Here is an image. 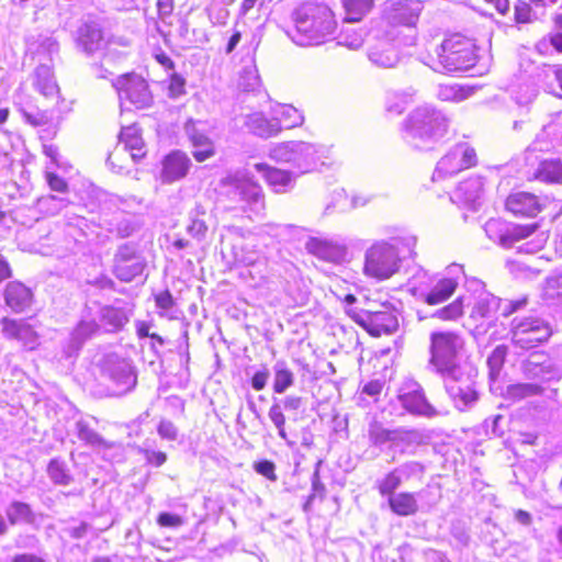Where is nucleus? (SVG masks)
I'll use <instances>...</instances> for the list:
<instances>
[{"label":"nucleus","mask_w":562,"mask_h":562,"mask_svg":"<svg viewBox=\"0 0 562 562\" xmlns=\"http://www.w3.org/2000/svg\"><path fill=\"white\" fill-rule=\"evenodd\" d=\"M305 248L318 259L333 263H341L347 257L346 246L328 238L311 237Z\"/></svg>","instance_id":"obj_20"},{"label":"nucleus","mask_w":562,"mask_h":562,"mask_svg":"<svg viewBox=\"0 0 562 562\" xmlns=\"http://www.w3.org/2000/svg\"><path fill=\"white\" fill-rule=\"evenodd\" d=\"M78 438L93 448L109 447L103 438L91 429L85 422L79 420L76 424Z\"/></svg>","instance_id":"obj_49"},{"label":"nucleus","mask_w":562,"mask_h":562,"mask_svg":"<svg viewBox=\"0 0 562 562\" xmlns=\"http://www.w3.org/2000/svg\"><path fill=\"white\" fill-rule=\"evenodd\" d=\"M99 323L93 318L83 317L72 330L66 349L68 357L76 355L82 345L100 331Z\"/></svg>","instance_id":"obj_27"},{"label":"nucleus","mask_w":562,"mask_h":562,"mask_svg":"<svg viewBox=\"0 0 562 562\" xmlns=\"http://www.w3.org/2000/svg\"><path fill=\"white\" fill-rule=\"evenodd\" d=\"M441 379L449 398L458 411H469L477 403L480 395L471 367Z\"/></svg>","instance_id":"obj_8"},{"label":"nucleus","mask_w":562,"mask_h":562,"mask_svg":"<svg viewBox=\"0 0 562 562\" xmlns=\"http://www.w3.org/2000/svg\"><path fill=\"white\" fill-rule=\"evenodd\" d=\"M496 308H498V299L488 293H482L474 303L471 317L475 319L490 317Z\"/></svg>","instance_id":"obj_46"},{"label":"nucleus","mask_w":562,"mask_h":562,"mask_svg":"<svg viewBox=\"0 0 562 562\" xmlns=\"http://www.w3.org/2000/svg\"><path fill=\"white\" fill-rule=\"evenodd\" d=\"M434 283L432 277L423 268H418L408 280V288L413 295L425 300L430 286Z\"/></svg>","instance_id":"obj_43"},{"label":"nucleus","mask_w":562,"mask_h":562,"mask_svg":"<svg viewBox=\"0 0 562 562\" xmlns=\"http://www.w3.org/2000/svg\"><path fill=\"white\" fill-rule=\"evenodd\" d=\"M475 59L474 44L463 36L453 35L436 48V57L431 56L426 64L435 71L452 72L470 69Z\"/></svg>","instance_id":"obj_6"},{"label":"nucleus","mask_w":562,"mask_h":562,"mask_svg":"<svg viewBox=\"0 0 562 562\" xmlns=\"http://www.w3.org/2000/svg\"><path fill=\"white\" fill-rule=\"evenodd\" d=\"M255 169L266 179L269 187L277 193L286 191L293 184L291 172L270 167L267 164H256Z\"/></svg>","instance_id":"obj_30"},{"label":"nucleus","mask_w":562,"mask_h":562,"mask_svg":"<svg viewBox=\"0 0 562 562\" xmlns=\"http://www.w3.org/2000/svg\"><path fill=\"white\" fill-rule=\"evenodd\" d=\"M415 236L405 234L374 241L364 252L363 274L375 281H385L396 274L406 256L416 247Z\"/></svg>","instance_id":"obj_1"},{"label":"nucleus","mask_w":562,"mask_h":562,"mask_svg":"<svg viewBox=\"0 0 562 562\" xmlns=\"http://www.w3.org/2000/svg\"><path fill=\"white\" fill-rule=\"evenodd\" d=\"M353 318L373 336L391 334L398 326L397 317L387 307L380 311H361L355 313Z\"/></svg>","instance_id":"obj_17"},{"label":"nucleus","mask_w":562,"mask_h":562,"mask_svg":"<svg viewBox=\"0 0 562 562\" xmlns=\"http://www.w3.org/2000/svg\"><path fill=\"white\" fill-rule=\"evenodd\" d=\"M238 86L244 91H256L261 86L260 76L255 65L245 66L239 75Z\"/></svg>","instance_id":"obj_48"},{"label":"nucleus","mask_w":562,"mask_h":562,"mask_svg":"<svg viewBox=\"0 0 562 562\" xmlns=\"http://www.w3.org/2000/svg\"><path fill=\"white\" fill-rule=\"evenodd\" d=\"M102 375L117 387V393L130 391L136 384L131 363L116 355H108L101 364Z\"/></svg>","instance_id":"obj_16"},{"label":"nucleus","mask_w":562,"mask_h":562,"mask_svg":"<svg viewBox=\"0 0 562 562\" xmlns=\"http://www.w3.org/2000/svg\"><path fill=\"white\" fill-rule=\"evenodd\" d=\"M482 191V179L480 177H474L461 182L450 199L452 202L474 207V204L481 198Z\"/></svg>","instance_id":"obj_31"},{"label":"nucleus","mask_w":562,"mask_h":562,"mask_svg":"<svg viewBox=\"0 0 562 562\" xmlns=\"http://www.w3.org/2000/svg\"><path fill=\"white\" fill-rule=\"evenodd\" d=\"M475 165V150L467 143L457 144L439 159L431 180L441 181L451 178Z\"/></svg>","instance_id":"obj_10"},{"label":"nucleus","mask_w":562,"mask_h":562,"mask_svg":"<svg viewBox=\"0 0 562 562\" xmlns=\"http://www.w3.org/2000/svg\"><path fill=\"white\" fill-rule=\"evenodd\" d=\"M102 32L94 25H85L79 31L78 46L87 54H92L102 47Z\"/></svg>","instance_id":"obj_39"},{"label":"nucleus","mask_w":562,"mask_h":562,"mask_svg":"<svg viewBox=\"0 0 562 562\" xmlns=\"http://www.w3.org/2000/svg\"><path fill=\"white\" fill-rule=\"evenodd\" d=\"M191 161L182 151H172L162 161L161 180L167 183L183 178L190 168Z\"/></svg>","instance_id":"obj_25"},{"label":"nucleus","mask_w":562,"mask_h":562,"mask_svg":"<svg viewBox=\"0 0 562 562\" xmlns=\"http://www.w3.org/2000/svg\"><path fill=\"white\" fill-rule=\"evenodd\" d=\"M411 432L400 429L390 430L384 428L381 424L374 422L369 426V440L374 446H382L386 442H395L408 437Z\"/></svg>","instance_id":"obj_37"},{"label":"nucleus","mask_w":562,"mask_h":562,"mask_svg":"<svg viewBox=\"0 0 562 562\" xmlns=\"http://www.w3.org/2000/svg\"><path fill=\"white\" fill-rule=\"evenodd\" d=\"M463 337L451 330L432 331L429 336L428 369L440 378L469 368Z\"/></svg>","instance_id":"obj_4"},{"label":"nucleus","mask_w":562,"mask_h":562,"mask_svg":"<svg viewBox=\"0 0 562 562\" xmlns=\"http://www.w3.org/2000/svg\"><path fill=\"white\" fill-rule=\"evenodd\" d=\"M243 125L254 135L270 138L281 132L280 122L272 116L268 119L262 112H252L240 116Z\"/></svg>","instance_id":"obj_24"},{"label":"nucleus","mask_w":562,"mask_h":562,"mask_svg":"<svg viewBox=\"0 0 562 562\" xmlns=\"http://www.w3.org/2000/svg\"><path fill=\"white\" fill-rule=\"evenodd\" d=\"M59 45L57 41L50 35H38L31 37L27 42V52L33 57H38V60H50L55 54L58 53Z\"/></svg>","instance_id":"obj_33"},{"label":"nucleus","mask_w":562,"mask_h":562,"mask_svg":"<svg viewBox=\"0 0 562 562\" xmlns=\"http://www.w3.org/2000/svg\"><path fill=\"white\" fill-rule=\"evenodd\" d=\"M375 0H344L345 21L359 22L373 8Z\"/></svg>","instance_id":"obj_42"},{"label":"nucleus","mask_w":562,"mask_h":562,"mask_svg":"<svg viewBox=\"0 0 562 562\" xmlns=\"http://www.w3.org/2000/svg\"><path fill=\"white\" fill-rule=\"evenodd\" d=\"M506 357V347L497 346L492 355L487 358V366L490 368V375L495 379L499 373Z\"/></svg>","instance_id":"obj_57"},{"label":"nucleus","mask_w":562,"mask_h":562,"mask_svg":"<svg viewBox=\"0 0 562 562\" xmlns=\"http://www.w3.org/2000/svg\"><path fill=\"white\" fill-rule=\"evenodd\" d=\"M422 472L423 467L417 462L402 464L378 482L379 492L382 496L390 497L395 494V490L398 488L404 481H407L413 475H418Z\"/></svg>","instance_id":"obj_21"},{"label":"nucleus","mask_w":562,"mask_h":562,"mask_svg":"<svg viewBox=\"0 0 562 562\" xmlns=\"http://www.w3.org/2000/svg\"><path fill=\"white\" fill-rule=\"evenodd\" d=\"M448 131V119L434 106L425 104L414 109L403 122V138L414 149L428 150Z\"/></svg>","instance_id":"obj_3"},{"label":"nucleus","mask_w":562,"mask_h":562,"mask_svg":"<svg viewBox=\"0 0 562 562\" xmlns=\"http://www.w3.org/2000/svg\"><path fill=\"white\" fill-rule=\"evenodd\" d=\"M121 103L128 101L137 109H144L151 104L153 97L147 82L138 75H123L113 81Z\"/></svg>","instance_id":"obj_12"},{"label":"nucleus","mask_w":562,"mask_h":562,"mask_svg":"<svg viewBox=\"0 0 562 562\" xmlns=\"http://www.w3.org/2000/svg\"><path fill=\"white\" fill-rule=\"evenodd\" d=\"M131 316L132 310L126 306H101L98 313L100 329L105 333H117L124 328Z\"/></svg>","instance_id":"obj_23"},{"label":"nucleus","mask_w":562,"mask_h":562,"mask_svg":"<svg viewBox=\"0 0 562 562\" xmlns=\"http://www.w3.org/2000/svg\"><path fill=\"white\" fill-rule=\"evenodd\" d=\"M524 372L530 378H540L542 380H559L562 371L555 363L543 353H532L524 362Z\"/></svg>","instance_id":"obj_22"},{"label":"nucleus","mask_w":562,"mask_h":562,"mask_svg":"<svg viewBox=\"0 0 562 562\" xmlns=\"http://www.w3.org/2000/svg\"><path fill=\"white\" fill-rule=\"evenodd\" d=\"M535 178L547 183H562V159L552 158L540 161Z\"/></svg>","instance_id":"obj_38"},{"label":"nucleus","mask_w":562,"mask_h":562,"mask_svg":"<svg viewBox=\"0 0 562 562\" xmlns=\"http://www.w3.org/2000/svg\"><path fill=\"white\" fill-rule=\"evenodd\" d=\"M542 391V387L537 383H518L508 386L507 394L513 400H522L540 395Z\"/></svg>","instance_id":"obj_50"},{"label":"nucleus","mask_w":562,"mask_h":562,"mask_svg":"<svg viewBox=\"0 0 562 562\" xmlns=\"http://www.w3.org/2000/svg\"><path fill=\"white\" fill-rule=\"evenodd\" d=\"M391 510L398 516H412L418 512V503L414 493L402 492L389 497Z\"/></svg>","instance_id":"obj_36"},{"label":"nucleus","mask_w":562,"mask_h":562,"mask_svg":"<svg viewBox=\"0 0 562 562\" xmlns=\"http://www.w3.org/2000/svg\"><path fill=\"white\" fill-rule=\"evenodd\" d=\"M506 209L515 215L536 216L542 209V205L532 193L515 192L506 200Z\"/></svg>","instance_id":"obj_26"},{"label":"nucleus","mask_w":562,"mask_h":562,"mask_svg":"<svg viewBox=\"0 0 562 562\" xmlns=\"http://www.w3.org/2000/svg\"><path fill=\"white\" fill-rule=\"evenodd\" d=\"M416 90L407 88L401 91H390L385 97V110L393 115H400L406 106L414 102Z\"/></svg>","instance_id":"obj_35"},{"label":"nucleus","mask_w":562,"mask_h":562,"mask_svg":"<svg viewBox=\"0 0 562 562\" xmlns=\"http://www.w3.org/2000/svg\"><path fill=\"white\" fill-rule=\"evenodd\" d=\"M397 400L402 407L412 415L427 418L440 415V412L426 400L424 391L417 382L408 381L404 383Z\"/></svg>","instance_id":"obj_15"},{"label":"nucleus","mask_w":562,"mask_h":562,"mask_svg":"<svg viewBox=\"0 0 562 562\" xmlns=\"http://www.w3.org/2000/svg\"><path fill=\"white\" fill-rule=\"evenodd\" d=\"M383 387H384V381L376 379V380H372V381H369L368 383H366L362 386L361 393L371 397L373 400V402H376L380 394L383 391Z\"/></svg>","instance_id":"obj_63"},{"label":"nucleus","mask_w":562,"mask_h":562,"mask_svg":"<svg viewBox=\"0 0 562 562\" xmlns=\"http://www.w3.org/2000/svg\"><path fill=\"white\" fill-rule=\"evenodd\" d=\"M461 278H465L463 266L452 263L447 267V276L430 286L425 302L437 305L447 301L454 293Z\"/></svg>","instance_id":"obj_18"},{"label":"nucleus","mask_w":562,"mask_h":562,"mask_svg":"<svg viewBox=\"0 0 562 562\" xmlns=\"http://www.w3.org/2000/svg\"><path fill=\"white\" fill-rule=\"evenodd\" d=\"M551 44L553 47L562 52V14L554 18V31L551 35Z\"/></svg>","instance_id":"obj_64"},{"label":"nucleus","mask_w":562,"mask_h":562,"mask_svg":"<svg viewBox=\"0 0 562 562\" xmlns=\"http://www.w3.org/2000/svg\"><path fill=\"white\" fill-rule=\"evenodd\" d=\"M537 229L536 224L509 225L499 235V244L505 248H512L515 243L531 236Z\"/></svg>","instance_id":"obj_41"},{"label":"nucleus","mask_w":562,"mask_h":562,"mask_svg":"<svg viewBox=\"0 0 562 562\" xmlns=\"http://www.w3.org/2000/svg\"><path fill=\"white\" fill-rule=\"evenodd\" d=\"M157 432L164 440L173 441L178 438V428L168 419H161L157 426Z\"/></svg>","instance_id":"obj_60"},{"label":"nucleus","mask_w":562,"mask_h":562,"mask_svg":"<svg viewBox=\"0 0 562 562\" xmlns=\"http://www.w3.org/2000/svg\"><path fill=\"white\" fill-rule=\"evenodd\" d=\"M293 29L288 36L299 46L319 45L336 30L333 11L323 3L305 2L293 12Z\"/></svg>","instance_id":"obj_2"},{"label":"nucleus","mask_w":562,"mask_h":562,"mask_svg":"<svg viewBox=\"0 0 562 562\" xmlns=\"http://www.w3.org/2000/svg\"><path fill=\"white\" fill-rule=\"evenodd\" d=\"M155 303L156 307L160 311V316L175 318V315L172 313L175 300L172 294L168 290L157 293L155 295Z\"/></svg>","instance_id":"obj_55"},{"label":"nucleus","mask_w":562,"mask_h":562,"mask_svg":"<svg viewBox=\"0 0 562 562\" xmlns=\"http://www.w3.org/2000/svg\"><path fill=\"white\" fill-rule=\"evenodd\" d=\"M339 43L350 49H358L363 44V37L360 32L346 29L340 36Z\"/></svg>","instance_id":"obj_58"},{"label":"nucleus","mask_w":562,"mask_h":562,"mask_svg":"<svg viewBox=\"0 0 562 562\" xmlns=\"http://www.w3.org/2000/svg\"><path fill=\"white\" fill-rule=\"evenodd\" d=\"M7 515L11 524L30 522L32 520L30 506L21 502L12 503L7 509Z\"/></svg>","instance_id":"obj_51"},{"label":"nucleus","mask_w":562,"mask_h":562,"mask_svg":"<svg viewBox=\"0 0 562 562\" xmlns=\"http://www.w3.org/2000/svg\"><path fill=\"white\" fill-rule=\"evenodd\" d=\"M268 416L272 424L274 425V427L277 428L279 437L285 440L288 445L291 446L292 442L288 440V435L285 431V416L283 414V408L281 404L274 402L269 408Z\"/></svg>","instance_id":"obj_52"},{"label":"nucleus","mask_w":562,"mask_h":562,"mask_svg":"<svg viewBox=\"0 0 562 562\" xmlns=\"http://www.w3.org/2000/svg\"><path fill=\"white\" fill-rule=\"evenodd\" d=\"M369 60L381 68H393L400 61L394 31L374 30L368 44Z\"/></svg>","instance_id":"obj_11"},{"label":"nucleus","mask_w":562,"mask_h":562,"mask_svg":"<svg viewBox=\"0 0 562 562\" xmlns=\"http://www.w3.org/2000/svg\"><path fill=\"white\" fill-rule=\"evenodd\" d=\"M2 335L7 339H16L24 345H32L36 340V335L33 328L22 319H12L3 317L0 322Z\"/></svg>","instance_id":"obj_28"},{"label":"nucleus","mask_w":562,"mask_h":562,"mask_svg":"<svg viewBox=\"0 0 562 562\" xmlns=\"http://www.w3.org/2000/svg\"><path fill=\"white\" fill-rule=\"evenodd\" d=\"M330 151L331 148L323 144L290 140L273 144L269 157L277 162L290 165L297 169L299 173H306L319 164L324 165Z\"/></svg>","instance_id":"obj_5"},{"label":"nucleus","mask_w":562,"mask_h":562,"mask_svg":"<svg viewBox=\"0 0 562 562\" xmlns=\"http://www.w3.org/2000/svg\"><path fill=\"white\" fill-rule=\"evenodd\" d=\"M422 3L418 0H391L384 4L383 13L387 23L413 26L416 24Z\"/></svg>","instance_id":"obj_19"},{"label":"nucleus","mask_w":562,"mask_h":562,"mask_svg":"<svg viewBox=\"0 0 562 562\" xmlns=\"http://www.w3.org/2000/svg\"><path fill=\"white\" fill-rule=\"evenodd\" d=\"M255 471L270 481H277L276 465L269 460H262L254 464Z\"/></svg>","instance_id":"obj_62"},{"label":"nucleus","mask_w":562,"mask_h":562,"mask_svg":"<svg viewBox=\"0 0 562 562\" xmlns=\"http://www.w3.org/2000/svg\"><path fill=\"white\" fill-rule=\"evenodd\" d=\"M35 89L45 97H53L58 92V86L54 79L50 66L41 64L33 75Z\"/></svg>","instance_id":"obj_34"},{"label":"nucleus","mask_w":562,"mask_h":562,"mask_svg":"<svg viewBox=\"0 0 562 562\" xmlns=\"http://www.w3.org/2000/svg\"><path fill=\"white\" fill-rule=\"evenodd\" d=\"M273 391L278 394L284 393L294 382L293 372L284 361H278L274 367Z\"/></svg>","instance_id":"obj_45"},{"label":"nucleus","mask_w":562,"mask_h":562,"mask_svg":"<svg viewBox=\"0 0 562 562\" xmlns=\"http://www.w3.org/2000/svg\"><path fill=\"white\" fill-rule=\"evenodd\" d=\"M144 268L145 260L135 245L126 243L119 247L113 265V273L117 279L131 282L143 273Z\"/></svg>","instance_id":"obj_14"},{"label":"nucleus","mask_w":562,"mask_h":562,"mask_svg":"<svg viewBox=\"0 0 562 562\" xmlns=\"http://www.w3.org/2000/svg\"><path fill=\"white\" fill-rule=\"evenodd\" d=\"M225 195L234 203L229 209H238L248 214L249 218L260 216L265 210V198L261 188L248 178L233 177L225 182Z\"/></svg>","instance_id":"obj_7"},{"label":"nucleus","mask_w":562,"mask_h":562,"mask_svg":"<svg viewBox=\"0 0 562 562\" xmlns=\"http://www.w3.org/2000/svg\"><path fill=\"white\" fill-rule=\"evenodd\" d=\"M463 314V297H458L447 306L437 310L434 317L442 321H456Z\"/></svg>","instance_id":"obj_53"},{"label":"nucleus","mask_w":562,"mask_h":562,"mask_svg":"<svg viewBox=\"0 0 562 562\" xmlns=\"http://www.w3.org/2000/svg\"><path fill=\"white\" fill-rule=\"evenodd\" d=\"M120 143L123 145L122 148H115V150L109 155L108 164L117 173H122L125 170V166L117 165L128 151V156L133 161H138L145 156L144 142L140 135V131L136 125H130L123 127L120 134Z\"/></svg>","instance_id":"obj_13"},{"label":"nucleus","mask_w":562,"mask_h":562,"mask_svg":"<svg viewBox=\"0 0 562 562\" xmlns=\"http://www.w3.org/2000/svg\"><path fill=\"white\" fill-rule=\"evenodd\" d=\"M45 178H46V181H47L49 188L53 191H56V192L67 191V188H68L67 182L63 178L57 176L53 171V168L49 165H46V167H45Z\"/></svg>","instance_id":"obj_59"},{"label":"nucleus","mask_w":562,"mask_h":562,"mask_svg":"<svg viewBox=\"0 0 562 562\" xmlns=\"http://www.w3.org/2000/svg\"><path fill=\"white\" fill-rule=\"evenodd\" d=\"M43 154L50 159V162L48 165L52 168L53 167L61 168V169L67 168V164L61 161V159H60V155H59L57 146H55L53 144H44L43 145Z\"/></svg>","instance_id":"obj_61"},{"label":"nucleus","mask_w":562,"mask_h":562,"mask_svg":"<svg viewBox=\"0 0 562 562\" xmlns=\"http://www.w3.org/2000/svg\"><path fill=\"white\" fill-rule=\"evenodd\" d=\"M186 133L193 147L192 155L198 161H204L215 154L213 142L205 134L199 132L194 124L188 123Z\"/></svg>","instance_id":"obj_32"},{"label":"nucleus","mask_w":562,"mask_h":562,"mask_svg":"<svg viewBox=\"0 0 562 562\" xmlns=\"http://www.w3.org/2000/svg\"><path fill=\"white\" fill-rule=\"evenodd\" d=\"M512 341L521 349H530L550 338L552 328L536 316L515 317L510 325Z\"/></svg>","instance_id":"obj_9"},{"label":"nucleus","mask_w":562,"mask_h":562,"mask_svg":"<svg viewBox=\"0 0 562 562\" xmlns=\"http://www.w3.org/2000/svg\"><path fill=\"white\" fill-rule=\"evenodd\" d=\"M32 297L31 290L20 282H10L4 291L5 304L14 313H22L30 307Z\"/></svg>","instance_id":"obj_29"},{"label":"nucleus","mask_w":562,"mask_h":562,"mask_svg":"<svg viewBox=\"0 0 562 562\" xmlns=\"http://www.w3.org/2000/svg\"><path fill=\"white\" fill-rule=\"evenodd\" d=\"M473 90L470 87H463L458 83L439 85L437 97L441 101L461 102L472 94Z\"/></svg>","instance_id":"obj_44"},{"label":"nucleus","mask_w":562,"mask_h":562,"mask_svg":"<svg viewBox=\"0 0 562 562\" xmlns=\"http://www.w3.org/2000/svg\"><path fill=\"white\" fill-rule=\"evenodd\" d=\"M47 473L50 480L58 485H68L72 481L67 464L59 459H53L49 462Z\"/></svg>","instance_id":"obj_47"},{"label":"nucleus","mask_w":562,"mask_h":562,"mask_svg":"<svg viewBox=\"0 0 562 562\" xmlns=\"http://www.w3.org/2000/svg\"><path fill=\"white\" fill-rule=\"evenodd\" d=\"M272 114L276 121L280 122L283 128H293L303 124L302 113L290 104H278L273 108Z\"/></svg>","instance_id":"obj_40"},{"label":"nucleus","mask_w":562,"mask_h":562,"mask_svg":"<svg viewBox=\"0 0 562 562\" xmlns=\"http://www.w3.org/2000/svg\"><path fill=\"white\" fill-rule=\"evenodd\" d=\"M330 199V202L325 207L326 213H330L335 210L340 212L349 210V199L344 189L334 190Z\"/></svg>","instance_id":"obj_56"},{"label":"nucleus","mask_w":562,"mask_h":562,"mask_svg":"<svg viewBox=\"0 0 562 562\" xmlns=\"http://www.w3.org/2000/svg\"><path fill=\"white\" fill-rule=\"evenodd\" d=\"M136 229L133 220L124 214H119L115 217V223L111 224L110 232L115 233L119 237L125 238L131 236Z\"/></svg>","instance_id":"obj_54"}]
</instances>
